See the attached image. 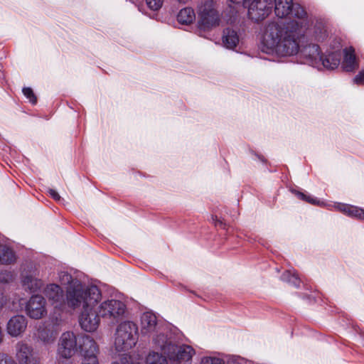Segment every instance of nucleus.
<instances>
[{
  "instance_id": "obj_23",
  "label": "nucleus",
  "mask_w": 364,
  "mask_h": 364,
  "mask_svg": "<svg viewBox=\"0 0 364 364\" xmlns=\"http://www.w3.org/2000/svg\"><path fill=\"white\" fill-rule=\"evenodd\" d=\"M341 62V54L339 52H333L327 55L325 58L322 56L320 63V68L323 67L327 69L333 70L337 68Z\"/></svg>"
},
{
  "instance_id": "obj_36",
  "label": "nucleus",
  "mask_w": 364,
  "mask_h": 364,
  "mask_svg": "<svg viewBox=\"0 0 364 364\" xmlns=\"http://www.w3.org/2000/svg\"><path fill=\"white\" fill-rule=\"evenodd\" d=\"M48 193L54 200H60V196L56 191L53 189H49Z\"/></svg>"
},
{
  "instance_id": "obj_8",
  "label": "nucleus",
  "mask_w": 364,
  "mask_h": 364,
  "mask_svg": "<svg viewBox=\"0 0 364 364\" xmlns=\"http://www.w3.org/2000/svg\"><path fill=\"white\" fill-rule=\"evenodd\" d=\"M79 350L81 355L80 364H100L99 345L90 336L83 335L79 338Z\"/></svg>"
},
{
  "instance_id": "obj_39",
  "label": "nucleus",
  "mask_w": 364,
  "mask_h": 364,
  "mask_svg": "<svg viewBox=\"0 0 364 364\" xmlns=\"http://www.w3.org/2000/svg\"><path fill=\"white\" fill-rule=\"evenodd\" d=\"M231 2L232 3H235V4H240V3H242V2H245V3H247L249 2L250 0H230Z\"/></svg>"
},
{
  "instance_id": "obj_25",
  "label": "nucleus",
  "mask_w": 364,
  "mask_h": 364,
  "mask_svg": "<svg viewBox=\"0 0 364 364\" xmlns=\"http://www.w3.org/2000/svg\"><path fill=\"white\" fill-rule=\"evenodd\" d=\"M177 19L181 24L188 25L195 21L196 14L193 9L186 7L179 11Z\"/></svg>"
},
{
  "instance_id": "obj_27",
  "label": "nucleus",
  "mask_w": 364,
  "mask_h": 364,
  "mask_svg": "<svg viewBox=\"0 0 364 364\" xmlns=\"http://www.w3.org/2000/svg\"><path fill=\"white\" fill-rule=\"evenodd\" d=\"M282 279L295 287H299L300 284V280L296 273H292L290 271L285 272L282 276Z\"/></svg>"
},
{
  "instance_id": "obj_21",
  "label": "nucleus",
  "mask_w": 364,
  "mask_h": 364,
  "mask_svg": "<svg viewBox=\"0 0 364 364\" xmlns=\"http://www.w3.org/2000/svg\"><path fill=\"white\" fill-rule=\"evenodd\" d=\"M344 58L342 63V67L346 71H353L358 68V64L356 61L355 50L352 47L344 50Z\"/></svg>"
},
{
  "instance_id": "obj_12",
  "label": "nucleus",
  "mask_w": 364,
  "mask_h": 364,
  "mask_svg": "<svg viewBox=\"0 0 364 364\" xmlns=\"http://www.w3.org/2000/svg\"><path fill=\"white\" fill-rule=\"evenodd\" d=\"M15 362L17 364H39L34 349L24 341H18L14 347Z\"/></svg>"
},
{
  "instance_id": "obj_26",
  "label": "nucleus",
  "mask_w": 364,
  "mask_h": 364,
  "mask_svg": "<svg viewBox=\"0 0 364 364\" xmlns=\"http://www.w3.org/2000/svg\"><path fill=\"white\" fill-rule=\"evenodd\" d=\"M146 364H170L166 358L156 352H150L146 359Z\"/></svg>"
},
{
  "instance_id": "obj_28",
  "label": "nucleus",
  "mask_w": 364,
  "mask_h": 364,
  "mask_svg": "<svg viewBox=\"0 0 364 364\" xmlns=\"http://www.w3.org/2000/svg\"><path fill=\"white\" fill-rule=\"evenodd\" d=\"M59 281L62 285L69 284L70 286H73V282L77 280L73 279L72 276L68 272H60L59 273Z\"/></svg>"
},
{
  "instance_id": "obj_31",
  "label": "nucleus",
  "mask_w": 364,
  "mask_h": 364,
  "mask_svg": "<svg viewBox=\"0 0 364 364\" xmlns=\"http://www.w3.org/2000/svg\"><path fill=\"white\" fill-rule=\"evenodd\" d=\"M146 1L149 9L157 11L162 6L164 0H146Z\"/></svg>"
},
{
  "instance_id": "obj_1",
  "label": "nucleus",
  "mask_w": 364,
  "mask_h": 364,
  "mask_svg": "<svg viewBox=\"0 0 364 364\" xmlns=\"http://www.w3.org/2000/svg\"><path fill=\"white\" fill-rule=\"evenodd\" d=\"M274 12L277 17L285 18L291 14L294 19L282 26L277 22L266 25L262 38L263 51L281 57L294 55L297 44L294 36L304 33L309 24L306 12L292 0H274Z\"/></svg>"
},
{
  "instance_id": "obj_30",
  "label": "nucleus",
  "mask_w": 364,
  "mask_h": 364,
  "mask_svg": "<svg viewBox=\"0 0 364 364\" xmlns=\"http://www.w3.org/2000/svg\"><path fill=\"white\" fill-rule=\"evenodd\" d=\"M40 338L43 343L46 344L52 343L55 339V335L53 332L45 331L41 333Z\"/></svg>"
},
{
  "instance_id": "obj_17",
  "label": "nucleus",
  "mask_w": 364,
  "mask_h": 364,
  "mask_svg": "<svg viewBox=\"0 0 364 364\" xmlns=\"http://www.w3.org/2000/svg\"><path fill=\"white\" fill-rule=\"evenodd\" d=\"M301 55L306 59V63L313 67L320 69L321 55L319 47L316 44H309L301 50Z\"/></svg>"
},
{
  "instance_id": "obj_2",
  "label": "nucleus",
  "mask_w": 364,
  "mask_h": 364,
  "mask_svg": "<svg viewBox=\"0 0 364 364\" xmlns=\"http://www.w3.org/2000/svg\"><path fill=\"white\" fill-rule=\"evenodd\" d=\"M101 299V291L95 285H82L79 281L73 282L66 290L67 306L73 310H84L95 306Z\"/></svg>"
},
{
  "instance_id": "obj_4",
  "label": "nucleus",
  "mask_w": 364,
  "mask_h": 364,
  "mask_svg": "<svg viewBox=\"0 0 364 364\" xmlns=\"http://www.w3.org/2000/svg\"><path fill=\"white\" fill-rule=\"evenodd\" d=\"M138 341V327L132 321H125L117 327L114 348L118 352H127L133 348Z\"/></svg>"
},
{
  "instance_id": "obj_14",
  "label": "nucleus",
  "mask_w": 364,
  "mask_h": 364,
  "mask_svg": "<svg viewBox=\"0 0 364 364\" xmlns=\"http://www.w3.org/2000/svg\"><path fill=\"white\" fill-rule=\"evenodd\" d=\"M95 306H90L81 311L79 316V323L81 328L87 332L95 331L100 325L99 314L94 310Z\"/></svg>"
},
{
  "instance_id": "obj_35",
  "label": "nucleus",
  "mask_w": 364,
  "mask_h": 364,
  "mask_svg": "<svg viewBox=\"0 0 364 364\" xmlns=\"http://www.w3.org/2000/svg\"><path fill=\"white\" fill-rule=\"evenodd\" d=\"M354 81L358 84H364V71L360 72L355 77Z\"/></svg>"
},
{
  "instance_id": "obj_32",
  "label": "nucleus",
  "mask_w": 364,
  "mask_h": 364,
  "mask_svg": "<svg viewBox=\"0 0 364 364\" xmlns=\"http://www.w3.org/2000/svg\"><path fill=\"white\" fill-rule=\"evenodd\" d=\"M0 364H17L14 359L7 353L0 352Z\"/></svg>"
},
{
  "instance_id": "obj_37",
  "label": "nucleus",
  "mask_w": 364,
  "mask_h": 364,
  "mask_svg": "<svg viewBox=\"0 0 364 364\" xmlns=\"http://www.w3.org/2000/svg\"><path fill=\"white\" fill-rule=\"evenodd\" d=\"M12 278V275L11 273L7 272L4 274V277L2 278H0V280L4 282H9Z\"/></svg>"
},
{
  "instance_id": "obj_34",
  "label": "nucleus",
  "mask_w": 364,
  "mask_h": 364,
  "mask_svg": "<svg viewBox=\"0 0 364 364\" xmlns=\"http://www.w3.org/2000/svg\"><path fill=\"white\" fill-rule=\"evenodd\" d=\"M129 358L127 355H124L119 360H116L111 364H129Z\"/></svg>"
},
{
  "instance_id": "obj_24",
  "label": "nucleus",
  "mask_w": 364,
  "mask_h": 364,
  "mask_svg": "<svg viewBox=\"0 0 364 364\" xmlns=\"http://www.w3.org/2000/svg\"><path fill=\"white\" fill-rule=\"evenodd\" d=\"M16 256L11 248L5 244L0 242V263L10 264L15 262Z\"/></svg>"
},
{
  "instance_id": "obj_3",
  "label": "nucleus",
  "mask_w": 364,
  "mask_h": 364,
  "mask_svg": "<svg viewBox=\"0 0 364 364\" xmlns=\"http://www.w3.org/2000/svg\"><path fill=\"white\" fill-rule=\"evenodd\" d=\"M154 345L166 355L170 364H185L195 354L194 349L188 345L176 346L164 333L156 335L153 339Z\"/></svg>"
},
{
  "instance_id": "obj_11",
  "label": "nucleus",
  "mask_w": 364,
  "mask_h": 364,
  "mask_svg": "<svg viewBox=\"0 0 364 364\" xmlns=\"http://www.w3.org/2000/svg\"><path fill=\"white\" fill-rule=\"evenodd\" d=\"M46 305V300L43 296L33 295L26 304L25 312L32 319H41L47 315Z\"/></svg>"
},
{
  "instance_id": "obj_33",
  "label": "nucleus",
  "mask_w": 364,
  "mask_h": 364,
  "mask_svg": "<svg viewBox=\"0 0 364 364\" xmlns=\"http://www.w3.org/2000/svg\"><path fill=\"white\" fill-rule=\"evenodd\" d=\"M23 93L29 100L30 102H31L32 104L36 103V97L33 90L30 87L23 88Z\"/></svg>"
},
{
  "instance_id": "obj_13",
  "label": "nucleus",
  "mask_w": 364,
  "mask_h": 364,
  "mask_svg": "<svg viewBox=\"0 0 364 364\" xmlns=\"http://www.w3.org/2000/svg\"><path fill=\"white\" fill-rule=\"evenodd\" d=\"M273 0H252L248 6V16L253 21H262L272 11Z\"/></svg>"
},
{
  "instance_id": "obj_18",
  "label": "nucleus",
  "mask_w": 364,
  "mask_h": 364,
  "mask_svg": "<svg viewBox=\"0 0 364 364\" xmlns=\"http://www.w3.org/2000/svg\"><path fill=\"white\" fill-rule=\"evenodd\" d=\"M157 328L156 316L151 312H145L141 316V333L150 335Z\"/></svg>"
},
{
  "instance_id": "obj_15",
  "label": "nucleus",
  "mask_w": 364,
  "mask_h": 364,
  "mask_svg": "<svg viewBox=\"0 0 364 364\" xmlns=\"http://www.w3.org/2000/svg\"><path fill=\"white\" fill-rule=\"evenodd\" d=\"M28 325L27 318L23 315H15L9 318L6 323V332L13 337L21 336Z\"/></svg>"
},
{
  "instance_id": "obj_38",
  "label": "nucleus",
  "mask_w": 364,
  "mask_h": 364,
  "mask_svg": "<svg viewBox=\"0 0 364 364\" xmlns=\"http://www.w3.org/2000/svg\"><path fill=\"white\" fill-rule=\"evenodd\" d=\"M212 220L213 222L215 223V225H221L223 226V224L222 223V221H220V220L218 219V218L216 216H212Z\"/></svg>"
},
{
  "instance_id": "obj_7",
  "label": "nucleus",
  "mask_w": 364,
  "mask_h": 364,
  "mask_svg": "<svg viewBox=\"0 0 364 364\" xmlns=\"http://www.w3.org/2000/svg\"><path fill=\"white\" fill-rule=\"evenodd\" d=\"M198 27L200 29L210 30L219 25L220 15L213 1H205L198 7Z\"/></svg>"
},
{
  "instance_id": "obj_22",
  "label": "nucleus",
  "mask_w": 364,
  "mask_h": 364,
  "mask_svg": "<svg viewBox=\"0 0 364 364\" xmlns=\"http://www.w3.org/2000/svg\"><path fill=\"white\" fill-rule=\"evenodd\" d=\"M239 43V36L236 31L232 28H226L223 31V43L229 49H232Z\"/></svg>"
},
{
  "instance_id": "obj_40",
  "label": "nucleus",
  "mask_w": 364,
  "mask_h": 364,
  "mask_svg": "<svg viewBox=\"0 0 364 364\" xmlns=\"http://www.w3.org/2000/svg\"><path fill=\"white\" fill-rule=\"evenodd\" d=\"M5 299L0 295V309H2L5 304Z\"/></svg>"
},
{
  "instance_id": "obj_10",
  "label": "nucleus",
  "mask_w": 364,
  "mask_h": 364,
  "mask_svg": "<svg viewBox=\"0 0 364 364\" xmlns=\"http://www.w3.org/2000/svg\"><path fill=\"white\" fill-rule=\"evenodd\" d=\"M306 19H308L309 24L306 30L304 31V33L300 36H294L297 44V49L294 55H296L299 52L300 40L304 36H306L311 37L312 39L318 41H323L326 36V31L323 22L313 18L311 16H309L307 13Z\"/></svg>"
},
{
  "instance_id": "obj_16",
  "label": "nucleus",
  "mask_w": 364,
  "mask_h": 364,
  "mask_svg": "<svg viewBox=\"0 0 364 364\" xmlns=\"http://www.w3.org/2000/svg\"><path fill=\"white\" fill-rule=\"evenodd\" d=\"M38 272L36 269L25 271L22 274L21 284L26 291L35 292L41 289L43 281L38 278Z\"/></svg>"
},
{
  "instance_id": "obj_5",
  "label": "nucleus",
  "mask_w": 364,
  "mask_h": 364,
  "mask_svg": "<svg viewBox=\"0 0 364 364\" xmlns=\"http://www.w3.org/2000/svg\"><path fill=\"white\" fill-rule=\"evenodd\" d=\"M43 292L53 308L51 319L56 323L61 321L62 314L65 310L66 301L63 289L55 284H50L47 285Z\"/></svg>"
},
{
  "instance_id": "obj_6",
  "label": "nucleus",
  "mask_w": 364,
  "mask_h": 364,
  "mask_svg": "<svg viewBox=\"0 0 364 364\" xmlns=\"http://www.w3.org/2000/svg\"><path fill=\"white\" fill-rule=\"evenodd\" d=\"M79 348V341L73 331H66L61 334L56 350V358L59 361L72 358Z\"/></svg>"
},
{
  "instance_id": "obj_29",
  "label": "nucleus",
  "mask_w": 364,
  "mask_h": 364,
  "mask_svg": "<svg viewBox=\"0 0 364 364\" xmlns=\"http://www.w3.org/2000/svg\"><path fill=\"white\" fill-rule=\"evenodd\" d=\"M296 195L300 199H301L303 200H305V201H306L308 203H310L311 204H317V205H321V206L324 205V203L323 202H320L317 199L314 198H312L310 196H306V195L304 194L303 193L296 192Z\"/></svg>"
},
{
  "instance_id": "obj_19",
  "label": "nucleus",
  "mask_w": 364,
  "mask_h": 364,
  "mask_svg": "<svg viewBox=\"0 0 364 364\" xmlns=\"http://www.w3.org/2000/svg\"><path fill=\"white\" fill-rule=\"evenodd\" d=\"M328 206L330 209L334 208L347 215L364 219V210L358 208V207L339 203L328 205Z\"/></svg>"
},
{
  "instance_id": "obj_9",
  "label": "nucleus",
  "mask_w": 364,
  "mask_h": 364,
  "mask_svg": "<svg viewBox=\"0 0 364 364\" xmlns=\"http://www.w3.org/2000/svg\"><path fill=\"white\" fill-rule=\"evenodd\" d=\"M125 311V304L117 299H107L100 304L97 307V312L102 318L112 320L122 317Z\"/></svg>"
},
{
  "instance_id": "obj_41",
  "label": "nucleus",
  "mask_w": 364,
  "mask_h": 364,
  "mask_svg": "<svg viewBox=\"0 0 364 364\" xmlns=\"http://www.w3.org/2000/svg\"><path fill=\"white\" fill-rule=\"evenodd\" d=\"M3 340H4V334H3L1 327L0 326V345L2 343Z\"/></svg>"
},
{
  "instance_id": "obj_20",
  "label": "nucleus",
  "mask_w": 364,
  "mask_h": 364,
  "mask_svg": "<svg viewBox=\"0 0 364 364\" xmlns=\"http://www.w3.org/2000/svg\"><path fill=\"white\" fill-rule=\"evenodd\" d=\"M200 364H246V360L240 357H232L225 360L216 356H205L201 358Z\"/></svg>"
}]
</instances>
